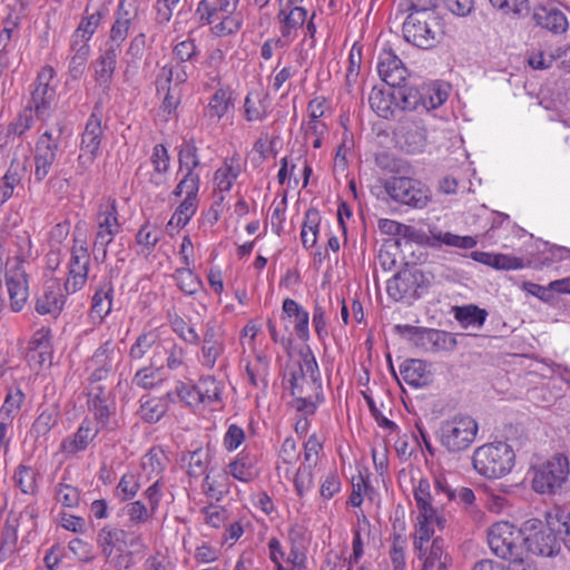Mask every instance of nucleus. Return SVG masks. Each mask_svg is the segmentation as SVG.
Segmentation results:
<instances>
[{"instance_id":"61","label":"nucleus","mask_w":570,"mask_h":570,"mask_svg":"<svg viewBox=\"0 0 570 570\" xmlns=\"http://www.w3.org/2000/svg\"><path fill=\"white\" fill-rule=\"evenodd\" d=\"M368 102L373 111L382 118H389L392 115V100L390 95L385 94L382 89L373 88Z\"/></svg>"},{"instance_id":"12","label":"nucleus","mask_w":570,"mask_h":570,"mask_svg":"<svg viewBox=\"0 0 570 570\" xmlns=\"http://www.w3.org/2000/svg\"><path fill=\"white\" fill-rule=\"evenodd\" d=\"M90 254L86 240H75L68 263V276L65 283L67 294L82 289L88 279Z\"/></svg>"},{"instance_id":"58","label":"nucleus","mask_w":570,"mask_h":570,"mask_svg":"<svg viewBox=\"0 0 570 570\" xmlns=\"http://www.w3.org/2000/svg\"><path fill=\"white\" fill-rule=\"evenodd\" d=\"M35 109L31 106L23 108L17 116L13 118L7 128L12 132V135L20 140V138L29 131L35 124Z\"/></svg>"},{"instance_id":"41","label":"nucleus","mask_w":570,"mask_h":570,"mask_svg":"<svg viewBox=\"0 0 570 570\" xmlns=\"http://www.w3.org/2000/svg\"><path fill=\"white\" fill-rule=\"evenodd\" d=\"M228 473L240 482H250L258 476L255 456L249 453H239L229 464Z\"/></svg>"},{"instance_id":"39","label":"nucleus","mask_w":570,"mask_h":570,"mask_svg":"<svg viewBox=\"0 0 570 570\" xmlns=\"http://www.w3.org/2000/svg\"><path fill=\"white\" fill-rule=\"evenodd\" d=\"M160 350H166L163 342L160 341V335L157 330H151L145 333H141L135 341V343L130 346L129 357L134 361H139L145 357L149 352H154V354H160Z\"/></svg>"},{"instance_id":"45","label":"nucleus","mask_w":570,"mask_h":570,"mask_svg":"<svg viewBox=\"0 0 570 570\" xmlns=\"http://www.w3.org/2000/svg\"><path fill=\"white\" fill-rule=\"evenodd\" d=\"M100 21L101 13L98 11L83 17L79 22L77 29L73 31L70 43L73 46L90 47L89 40L97 31Z\"/></svg>"},{"instance_id":"22","label":"nucleus","mask_w":570,"mask_h":570,"mask_svg":"<svg viewBox=\"0 0 570 570\" xmlns=\"http://www.w3.org/2000/svg\"><path fill=\"white\" fill-rule=\"evenodd\" d=\"M116 345L111 340L101 344L90 360L87 361L86 370L90 372V382L97 383L105 380L114 368Z\"/></svg>"},{"instance_id":"55","label":"nucleus","mask_w":570,"mask_h":570,"mask_svg":"<svg viewBox=\"0 0 570 570\" xmlns=\"http://www.w3.org/2000/svg\"><path fill=\"white\" fill-rule=\"evenodd\" d=\"M166 397L171 402L179 400L180 402L185 403L188 406H196L199 403H202L198 384L189 385L184 382H178L176 384L175 390L169 391L166 394Z\"/></svg>"},{"instance_id":"56","label":"nucleus","mask_w":570,"mask_h":570,"mask_svg":"<svg viewBox=\"0 0 570 570\" xmlns=\"http://www.w3.org/2000/svg\"><path fill=\"white\" fill-rule=\"evenodd\" d=\"M570 257V249L567 247L546 245L539 257L534 262V266L539 268L551 267Z\"/></svg>"},{"instance_id":"24","label":"nucleus","mask_w":570,"mask_h":570,"mask_svg":"<svg viewBox=\"0 0 570 570\" xmlns=\"http://www.w3.org/2000/svg\"><path fill=\"white\" fill-rule=\"evenodd\" d=\"M422 278L423 275L417 269H403L387 281L386 292L396 302L413 297Z\"/></svg>"},{"instance_id":"62","label":"nucleus","mask_w":570,"mask_h":570,"mask_svg":"<svg viewBox=\"0 0 570 570\" xmlns=\"http://www.w3.org/2000/svg\"><path fill=\"white\" fill-rule=\"evenodd\" d=\"M432 237L439 244H444L448 246L464 248V249L473 248L478 244L476 238L473 236H460V235H455V234H452L449 232H445V233L439 232V233L433 234Z\"/></svg>"},{"instance_id":"42","label":"nucleus","mask_w":570,"mask_h":570,"mask_svg":"<svg viewBox=\"0 0 570 570\" xmlns=\"http://www.w3.org/2000/svg\"><path fill=\"white\" fill-rule=\"evenodd\" d=\"M114 287L110 282L99 286L92 296L91 317L102 321L112 309Z\"/></svg>"},{"instance_id":"5","label":"nucleus","mask_w":570,"mask_h":570,"mask_svg":"<svg viewBox=\"0 0 570 570\" xmlns=\"http://www.w3.org/2000/svg\"><path fill=\"white\" fill-rule=\"evenodd\" d=\"M239 0H202L196 8L200 24L210 26L213 36L224 38L236 35L243 26V16L237 11Z\"/></svg>"},{"instance_id":"40","label":"nucleus","mask_w":570,"mask_h":570,"mask_svg":"<svg viewBox=\"0 0 570 570\" xmlns=\"http://www.w3.org/2000/svg\"><path fill=\"white\" fill-rule=\"evenodd\" d=\"M271 358L263 352H255L253 360L246 364V375L255 387H266L268 384Z\"/></svg>"},{"instance_id":"20","label":"nucleus","mask_w":570,"mask_h":570,"mask_svg":"<svg viewBox=\"0 0 570 570\" xmlns=\"http://www.w3.org/2000/svg\"><path fill=\"white\" fill-rule=\"evenodd\" d=\"M139 9V0H120L116 20L110 28V45L117 47L119 51L121 43L126 40L131 21L137 17Z\"/></svg>"},{"instance_id":"35","label":"nucleus","mask_w":570,"mask_h":570,"mask_svg":"<svg viewBox=\"0 0 570 570\" xmlns=\"http://www.w3.org/2000/svg\"><path fill=\"white\" fill-rule=\"evenodd\" d=\"M400 373L403 381L413 387L426 386L432 377L430 365L422 360L404 361Z\"/></svg>"},{"instance_id":"3","label":"nucleus","mask_w":570,"mask_h":570,"mask_svg":"<svg viewBox=\"0 0 570 570\" xmlns=\"http://www.w3.org/2000/svg\"><path fill=\"white\" fill-rule=\"evenodd\" d=\"M401 6L409 11L403 22V36L407 42L421 49H432L441 42L444 26L433 9L432 0H404Z\"/></svg>"},{"instance_id":"44","label":"nucleus","mask_w":570,"mask_h":570,"mask_svg":"<svg viewBox=\"0 0 570 570\" xmlns=\"http://www.w3.org/2000/svg\"><path fill=\"white\" fill-rule=\"evenodd\" d=\"M188 79V73L186 71V67L180 62H169L164 65L156 78V87L157 91L165 90L167 87H170V83L180 85L186 82Z\"/></svg>"},{"instance_id":"32","label":"nucleus","mask_w":570,"mask_h":570,"mask_svg":"<svg viewBox=\"0 0 570 570\" xmlns=\"http://www.w3.org/2000/svg\"><path fill=\"white\" fill-rule=\"evenodd\" d=\"M242 170L243 166L238 155H233L226 158L214 174L215 189L219 193L230 191Z\"/></svg>"},{"instance_id":"53","label":"nucleus","mask_w":570,"mask_h":570,"mask_svg":"<svg viewBox=\"0 0 570 570\" xmlns=\"http://www.w3.org/2000/svg\"><path fill=\"white\" fill-rule=\"evenodd\" d=\"M167 412V405L163 399L147 397L140 400L138 415L148 423L158 422Z\"/></svg>"},{"instance_id":"26","label":"nucleus","mask_w":570,"mask_h":570,"mask_svg":"<svg viewBox=\"0 0 570 570\" xmlns=\"http://www.w3.org/2000/svg\"><path fill=\"white\" fill-rule=\"evenodd\" d=\"M198 191L199 186H195L193 189H179V185L176 186L173 194L177 197H185L170 217L169 227L179 229L189 223L198 208Z\"/></svg>"},{"instance_id":"51","label":"nucleus","mask_w":570,"mask_h":570,"mask_svg":"<svg viewBox=\"0 0 570 570\" xmlns=\"http://www.w3.org/2000/svg\"><path fill=\"white\" fill-rule=\"evenodd\" d=\"M195 267H180L174 273L178 288L187 295H194L203 288L202 279L194 272Z\"/></svg>"},{"instance_id":"52","label":"nucleus","mask_w":570,"mask_h":570,"mask_svg":"<svg viewBox=\"0 0 570 570\" xmlns=\"http://www.w3.org/2000/svg\"><path fill=\"white\" fill-rule=\"evenodd\" d=\"M24 400L26 394L20 387H9L0 407V416L13 421L19 414Z\"/></svg>"},{"instance_id":"36","label":"nucleus","mask_w":570,"mask_h":570,"mask_svg":"<svg viewBox=\"0 0 570 570\" xmlns=\"http://www.w3.org/2000/svg\"><path fill=\"white\" fill-rule=\"evenodd\" d=\"M233 90L228 87H219L210 96L207 106L204 109V115L212 120H220L232 108Z\"/></svg>"},{"instance_id":"7","label":"nucleus","mask_w":570,"mask_h":570,"mask_svg":"<svg viewBox=\"0 0 570 570\" xmlns=\"http://www.w3.org/2000/svg\"><path fill=\"white\" fill-rule=\"evenodd\" d=\"M531 487L539 494H556L570 475V462L567 455L556 453L546 461L531 466Z\"/></svg>"},{"instance_id":"38","label":"nucleus","mask_w":570,"mask_h":570,"mask_svg":"<svg viewBox=\"0 0 570 570\" xmlns=\"http://www.w3.org/2000/svg\"><path fill=\"white\" fill-rule=\"evenodd\" d=\"M535 23L553 33H562L568 29L566 14L557 8L539 7L533 13Z\"/></svg>"},{"instance_id":"33","label":"nucleus","mask_w":570,"mask_h":570,"mask_svg":"<svg viewBox=\"0 0 570 570\" xmlns=\"http://www.w3.org/2000/svg\"><path fill=\"white\" fill-rule=\"evenodd\" d=\"M420 101L411 105L405 97V104L409 108L417 109L420 106L424 110H433L442 106L449 97L448 86L430 83L421 87L419 91Z\"/></svg>"},{"instance_id":"16","label":"nucleus","mask_w":570,"mask_h":570,"mask_svg":"<svg viewBox=\"0 0 570 570\" xmlns=\"http://www.w3.org/2000/svg\"><path fill=\"white\" fill-rule=\"evenodd\" d=\"M6 287L9 297V306L13 313L23 309L29 297V283L27 273L19 262L7 267Z\"/></svg>"},{"instance_id":"60","label":"nucleus","mask_w":570,"mask_h":570,"mask_svg":"<svg viewBox=\"0 0 570 570\" xmlns=\"http://www.w3.org/2000/svg\"><path fill=\"white\" fill-rule=\"evenodd\" d=\"M407 547V539L403 533H394L390 548V557L394 570L405 569V550Z\"/></svg>"},{"instance_id":"57","label":"nucleus","mask_w":570,"mask_h":570,"mask_svg":"<svg viewBox=\"0 0 570 570\" xmlns=\"http://www.w3.org/2000/svg\"><path fill=\"white\" fill-rule=\"evenodd\" d=\"M183 461L185 463L187 473L190 476L198 478L203 475L208 466V452L203 449L188 452L184 455Z\"/></svg>"},{"instance_id":"9","label":"nucleus","mask_w":570,"mask_h":570,"mask_svg":"<svg viewBox=\"0 0 570 570\" xmlns=\"http://www.w3.org/2000/svg\"><path fill=\"white\" fill-rule=\"evenodd\" d=\"M95 223L94 247L97 250H101L102 256L106 257L108 245L112 243L116 235L121 230L116 198L106 197L98 203Z\"/></svg>"},{"instance_id":"31","label":"nucleus","mask_w":570,"mask_h":570,"mask_svg":"<svg viewBox=\"0 0 570 570\" xmlns=\"http://www.w3.org/2000/svg\"><path fill=\"white\" fill-rule=\"evenodd\" d=\"M430 541L422 546V550L414 547V549L419 551L420 559L423 560L422 570H448V566L450 564V557L445 551L443 539H433L431 547L426 548L425 546Z\"/></svg>"},{"instance_id":"48","label":"nucleus","mask_w":570,"mask_h":570,"mask_svg":"<svg viewBox=\"0 0 570 570\" xmlns=\"http://www.w3.org/2000/svg\"><path fill=\"white\" fill-rule=\"evenodd\" d=\"M59 417V411L55 406L45 407L39 415L36 417L30 429V434L36 439H45L53 426L57 425Z\"/></svg>"},{"instance_id":"6","label":"nucleus","mask_w":570,"mask_h":570,"mask_svg":"<svg viewBox=\"0 0 570 570\" xmlns=\"http://www.w3.org/2000/svg\"><path fill=\"white\" fill-rule=\"evenodd\" d=\"M474 470L487 479H501L515 465V453L505 442H491L478 446L472 455Z\"/></svg>"},{"instance_id":"29","label":"nucleus","mask_w":570,"mask_h":570,"mask_svg":"<svg viewBox=\"0 0 570 570\" xmlns=\"http://www.w3.org/2000/svg\"><path fill=\"white\" fill-rule=\"evenodd\" d=\"M118 53L117 47L108 46L94 62V79L104 90L110 87Z\"/></svg>"},{"instance_id":"8","label":"nucleus","mask_w":570,"mask_h":570,"mask_svg":"<svg viewBox=\"0 0 570 570\" xmlns=\"http://www.w3.org/2000/svg\"><path fill=\"white\" fill-rule=\"evenodd\" d=\"M383 186L392 200L414 209H423L431 202L430 189L411 177L393 176L387 178Z\"/></svg>"},{"instance_id":"13","label":"nucleus","mask_w":570,"mask_h":570,"mask_svg":"<svg viewBox=\"0 0 570 570\" xmlns=\"http://www.w3.org/2000/svg\"><path fill=\"white\" fill-rule=\"evenodd\" d=\"M60 134L53 135L51 130L43 131L36 140L33 149L35 177L43 180L50 173L59 154Z\"/></svg>"},{"instance_id":"27","label":"nucleus","mask_w":570,"mask_h":570,"mask_svg":"<svg viewBox=\"0 0 570 570\" xmlns=\"http://www.w3.org/2000/svg\"><path fill=\"white\" fill-rule=\"evenodd\" d=\"M99 433L98 424L90 419H85L77 431L61 441L60 450L67 455L83 452Z\"/></svg>"},{"instance_id":"37","label":"nucleus","mask_w":570,"mask_h":570,"mask_svg":"<svg viewBox=\"0 0 570 570\" xmlns=\"http://www.w3.org/2000/svg\"><path fill=\"white\" fill-rule=\"evenodd\" d=\"M50 341H51V330L47 326H42L37 330L30 342H29V352H28V361L31 363H36L37 365H42L47 361L50 360Z\"/></svg>"},{"instance_id":"2","label":"nucleus","mask_w":570,"mask_h":570,"mask_svg":"<svg viewBox=\"0 0 570 570\" xmlns=\"http://www.w3.org/2000/svg\"><path fill=\"white\" fill-rule=\"evenodd\" d=\"M524 531L528 556H556L561 548L560 540L570 551V514L564 511L548 513L546 522L530 519L524 522Z\"/></svg>"},{"instance_id":"43","label":"nucleus","mask_w":570,"mask_h":570,"mask_svg":"<svg viewBox=\"0 0 570 570\" xmlns=\"http://www.w3.org/2000/svg\"><path fill=\"white\" fill-rule=\"evenodd\" d=\"M165 381L166 375L163 367L151 363L139 368L135 373L131 383L144 390H153L159 387Z\"/></svg>"},{"instance_id":"34","label":"nucleus","mask_w":570,"mask_h":570,"mask_svg":"<svg viewBox=\"0 0 570 570\" xmlns=\"http://www.w3.org/2000/svg\"><path fill=\"white\" fill-rule=\"evenodd\" d=\"M148 166L149 181L155 186H161L167 183L170 169V159L166 147L161 144L153 148Z\"/></svg>"},{"instance_id":"23","label":"nucleus","mask_w":570,"mask_h":570,"mask_svg":"<svg viewBox=\"0 0 570 570\" xmlns=\"http://www.w3.org/2000/svg\"><path fill=\"white\" fill-rule=\"evenodd\" d=\"M278 6L277 20L279 23V32L285 37L292 36L296 38L297 32L302 29L307 20L308 12L305 8L286 0H276Z\"/></svg>"},{"instance_id":"18","label":"nucleus","mask_w":570,"mask_h":570,"mask_svg":"<svg viewBox=\"0 0 570 570\" xmlns=\"http://www.w3.org/2000/svg\"><path fill=\"white\" fill-rule=\"evenodd\" d=\"M101 137L102 128L100 119L96 115H91L87 120L81 137L80 154L78 156L79 166L87 169L94 164V160L100 151Z\"/></svg>"},{"instance_id":"10","label":"nucleus","mask_w":570,"mask_h":570,"mask_svg":"<svg viewBox=\"0 0 570 570\" xmlns=\"http://www.w3.org/2000/svg\"><path fill=\"white\" fill-rule=\"evenodd\" d=\"M478 430V423L473 417L455 415L442 424L440 440L450 452L464 451L474 442Z\"/></svg>"},{"instance_id":"4","label":"nucleus","mask_w":570,"mask_h":570,"mask_svg":"<svg viewBox=\"0 0 570 570\" xmlns=\"http://www.w3.org/2000/svg\"><path fill=\"white\" fill-rule=\"evenodd\" d=\"M524 532V524L519 529L509 521H498L488 529V544L498 558L522 569L528 559Z\"/></svg>"},{"instance_id":"15","label":"nucleus","mask_w":570,"mask_h":570,"mask_svg":"<svg viewBox=\"0 0 570 570\" xmlns=\"http://www.w3.org/2000/svg\"><path fill=\"white\" fill-rule=\"evenodd\" d=\"M124 530L117 528H102L97 538L99 548L107 560L119 568H129L130 558L125 554Z\"/></svg>"},{"instance_id":"14","label":"nucleus","mask_w":570,"mask_h":570,"mask_svg":"<svg viewBox=\"0 0 570 570\" xmlns=\"http://www.w3.org/2000/svg\"><path fill=\"white\" fill-rule=\"evenodd\" d=\"M226 350L225 332L216 324L209 321L205 324V331L202 340L199 362L206 368H214Z\"/></svg>"},{"instance_id":"63","label":"nucleus","mask_w":570,"mask_h":570,"mask_svg":"<svg viewBox=\"0 0 570 570\" xmlns=\"http://www.w3.org/2000/svg\"><path fill=\"white\" fill-rule=\"evenodd\" d=\"M13 245L16 247L14 256L7 258V267L11 266L14 262H19L22 265V262L32 254V243L27 233L17 235Z\"/></svg>"},{"instance_id":"25","label":"nucleus","mask_w":570,"mask_h":570,"mask_svg":"<svg viewBox=\"0 0 570 570\" xmlns=\"http://www.w3.org/2000/svg\"><path fill=\"white\" fill-rule=\"evenodd\" d=\"M281 320L293 326L294 333L301 341L309 338V313L293 298H285L282 304Z\"/></svg>"},{"instance_id":"46","label":"nucleus","mask_w":570,"mask_h":570,"mask_svg":"<svg viewBox=\"0 0 570 570\" xmlns=\"http://www.w3.org/2000/svg\"><path fill=\"white\" fill-rule=\"evenodd\" d=\"M322 216L315 208H309L304 215L301 230V240L306 249L314 247L317 243Z\"/></svg>"},{"instance_id":"28","label":"nucleus","mask_w":570,"mask_h":570,"mask_svg":"<svg viewBox=\"0 0 570 570\" xmlns=\"http://www.w3.org/2000/svg\"><path fill=\"white\" fill-rule=\"evenodd\" d=\"M377 72L381 79L391 87L401 86L407 73L401 59L391 49H383L380 52Z\"/></svg>"},{"instance_id":"17","label":"nucleus","mask_w":570,"mask_h":570,"mask_svg":"<svg viewBox=\"0 0 570 570\" xmlns=\"http://www.w3.org/2000/svg\"><path fill=\"white\" fill-rule=\"evenodd\" d=\"M179 169L178 174L181 175L178 184L179 189H193L195 186H200V175L198 171L199 157L197 147L193 141H185L178 153Z\"/></svg>"},{"instance_id":"21","label":"nucleus","mask_w":570,"mask_h":570,"mask_svg":"<svg viewBox=\"0 0 570 570\" xmlns=\"http://www.w3.org/2000/svg\"><path fill=\"white\" fill-rule=\"evenodd\" d=\"M66 304V295L62 293L58 279L48 281L41 293L37 296L35 309L40 315H50L57 318Z\"/></svg>"},{"instance_id":"1","label":"nucleus","mask_w":570,"mask_h":570,"mask_svg":"<svg viewBox=\"0 0 570 570\" xmlns=\"http://www.w3.org/2000/svg\"><path fill=\"white\" fill-rule=\"evenodd\" d=\"M451 476V472L436 469L433 471V484L428 479L421 478L413 487L415 503L413 544L416 549L422 550V546L432 539L435 530H443L446 525L444 507L455 498Z\"/></svg>"},{"instance_id":"59","label":"nucleus","mask_w":570,"mask_h":570,"mask_svg":"<svg viewBox=\"0 0 570 570\" xmlns=\"http://www.w3.org/2000/svg\"><path fill=\"white\" fill-rule=\"evenodd\" d=\"M166 456L163 451L151 449L142 456L141 469L147 478L158 476L165 466Z\"/></svg>"},{"instance_id":"30","label":"nucleus","mask_w":570,"mask_h":570,"mask_svg":"<svg viewBox=\"0 0 570 570\" xmlns=\"http://www.w3.org/2000/svg\"><path fill=\"white\" fill-rule=\"evenodd\" d=\"M271 101L263 88H254L244 99V116L249 122L263 121L269 114Z\"/></svg>"},{"instance_id":"50","label":"nucleus","mask_w":570,"mask_h":570,"mask_svg":"<svg viewBox=\"0 0 570 570\" xmlns=\"http://www.w3.org/2000/svg\"><path fill=\"white\" fill-rule=\"evenodd\" d=\"M488 313L475 305H465L454 308L455 320L464 327H481Z\"/></svg>"},{"instance_id":"19","label":"nucleus","mask_w":570,"mask_h":570,"mask_svg":"<svg viewBox=\"0 0 570 570\" xmlns=\"http://www.w3.org/2000/svg\"><path fill=\"white\" fill-rule=\"evenodd\" d=\"M396 331L406 336L413 344L421 347L424 351H439L444 348L450 335L446 332L415 327L412 325H396Z\"/></svg>"},{"instance_id":"11","label":"nucleus","mask_w":570,"mask_h":570,"mask_svg":"<svg viewBox=\"0 0 570 570\" xmlns=\"http://www.w3.org/2000/svg\"><path fill=\"white\" fill-rule=\"evenodd\" d=\"M57 87L55 69L51 66L42 67L33 82L29 105L39 119H47L50 116L57 99Z\"/></svg>"},{"instance_id":"64","label":"nucleus","mask_w":570,"mask_h":570,"mask_svg":"<svg viewBox=\"0 0 570 570\" xmlns=\"http://www.w3.org/2000/svg\"><path fill=\"white\" fill-rule=\"evenodd\" d=\"M16 484L26 494H33L37 490L36 472L24 465H20L13 475Z\"/></svg>"},{"instance_id":"47","label":"nucleus","mask_w":570,"mask_h":570,"mask_svg":"<svg viewBox=\"0 0 570 570\" xmlns=\"http://www.w3.org/2000/svg\"><path fill=\"white\" fill-rule=\"evenodd\" d=\"M199 396L203 404L215 406L222 405L224 383L214 376L202 377L198 382Z\"/></svg>"},{"instance_id":"49","label":"nucleus","mask_w":570,"mask_h":570,"mask_svg":"<svg viewBox=\"0 0 570 570\" xmlns=\"http://www.w3.org/2000/svg\"><path fill=\"white\" fill-rule=\"evenodd\" d=\"M203 489L209 498L219 501L229 491L228 474L220 471L207 474L203 483Z\"/></svg>"},{"instance_id":"54","label":"nucleus","mask_w":570,"mask_h":570,"mask_svg":"<svg viewBox=\"0 0 570 570\" xmlns=\"http://www.w3.org/2000/svg\"><path fill=\"white\" fill-rule=\"evenodd\" d=\"M71 56L68 63V76L72 80L81 78L90 55V47L73 46L70 43Z\"/></svg>"}]
</instances>
